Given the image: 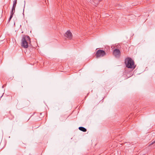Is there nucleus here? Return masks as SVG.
<instances>
[{
    "label": "nucleus",
    "mask_w": 155,
    "mask_h": 155,
    "mask_svg": "<svg viewBox=\"0 0 155 155\" xmlns=\"http://www.w3.org/2000/svg\"><path fill=\"white\" fill-rule=\"evenodd\" d=\"M113 54L115 57L118 58L120 56V52L119 49H116L114 50Z\"/></svg>",
    "instance_id": "obj_4"
},
{
    "label": "nucleus",
    "mask_w": 155,
    "mask_h": 155,
    "mask_svg": "<svg viewBox=\"0 0 155 155\" xmlns=\"http://www.w3.org/2000/svg\"><path fill=\"white\" fill-rule=\"evenodd\" d=\"M30 41L29 37L28 36H24L21 40V46L25 48H27L28 46V41Z\"/></svg>",
    "instance_id": "obj_1"
},
{
    "label": "nucleus",
    "mask_w": 155,
    "mask_h": 155,
    "mask_svg": "<svg viewBox=\"0 0 155 155\" xmlns=\"http://www.w3.org/2000/svg\"><path fill=\"white\" fill-rule=\"evenodd\" d=\"M125 64L127 68H130L134 69L135 66L134 65V63L133 60L130 58H127L125 60Z\"/></svg>",
    "instance_id": "obj_2"
},
{
    "label": "nucleus",
    "mask_w": 155,
    "mask_h": 155,
    "mask_svg": "<svg viewBox=\"0 0 155 155\" xmlns=\"http://www.w3.org/2000/svg\"><path fill=\"white\" fill-rule=\"evenodd\" d=\"M15 7H12L11 12V14H14L15 11Z\"/></svg>",
    "instance_id": "obj_7"
},
{
    "label": "nucleus",
    "mask_w": 155,
    "mask_h": 155,
    "mask_svg": "<svg viewBox=\"0 0 155 155\" xmlns=\"http://www.w3.org/2000/svg\"><path fill=\"white\" fill-rule=\"evenodd\" d=\"M17 3V0H15L13 1V5L12 7H15Z\"/></svg>",
    "instance_id": "obj_8"
},
{
    "label": "nucleus",
    "mask_w": 155,
    "mask_h": 155,
    "mask_svg": "<svg viewBox=\"0 0 155 155\" xmlns=\"http://www.w3.org/2000/svg\"><path fill=\"white\" fill-rule=\"evenodd\" d=\"M4 87L3 86H2V87L3 88Z\"/></svg>",
    "instance_id": "obj_11"
},
{
    "label": "nucleus",
    "mask_w": 155,
    "mask_h": 155,
    "mask_svg": "<svg viewBox=\"0 0 155 155\" xmlns=\"http://www.w3.org/2000/svg\"><path fill=\"white\" fill-rule=\"evenodd\" d=\"M155 143V140L153 141L152 142L150 143H149V146L153 145Z\"/></svg>",
    "instance_id": "obj_9"
},
{
    "label": "nucleus",
    "mask_w": 155,
    "mask_h": 155,
    "mask_svg": "<svg viewBox=\"0 0 155 155\" xmlns=\"http://www.w3.org/2000/svg\"><path fill=\"white\" fill-rule=\"evenodd\" d=\"M106 55V53L103 50H99L97 51L96 54L97 58L102 57Z\"/></svg>",
    "instance_id": "obj_3"
},
{
    "label": "nucleus",
    "mask_w": 155,
    "mask_h": 155,
    "mask_svg": "<svg viewBox=\"0 0 155 155\" xmlns=\"http://www.w3.org/2000/svg\"><path fill=\"white\" fill-rule=\"evenodd\" d=\"M79 129L83 132H85L87 131V129L84 127H79Z\"/></svg>",
    "instance_id": "obj_6"
},
{
    "label": "nucleus",
    "mask_w": 155,
    "mask_h": 155,
    "mask_svg": "<svg viewBox=\"0 0 155 155\" xmlns=\"http://www.w3.org/2000/svg\"><path fill=\"white\" fill-rule=\"evenodd\" d=\"M65 37H66L69 40H71L72 38L71 33L70 31H67L64 34Z\"/></svg>",
    "instance_id": "obj_5"
},
{
    "label": "nucleus",
    "mask_w": 155,
    "mask_h": 155,
    "mask_svg": "<svg viewBox=\"0 0 155 155\" xmlns=\"http://www.w3.org/2000/svg\"><path fill=\"white\" fill-rule=\"evenodd\" d=\"M13 15V14H11L9 18V21L12 19V18Z\"/></svg>",
    "instance_id": "obj_10"
}]
</instances>
